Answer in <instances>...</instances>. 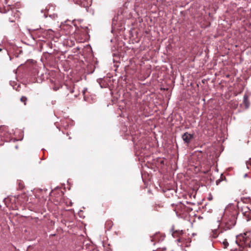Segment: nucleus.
Listing matches in <instances>:
<instances>
[{
    "label": "nucleus",
    "instance_id": "nucleus-19",
    "mask_svg": "<svg viewBox=\"0 0 251 251\" xmlns=\"http://www.w3.org/2000/svg\"><path fill=\"white\" fill-rule=\"evenodd\" d=\"M83 94H84V93H85L84 91H83Z\"/></svg>",
    "mask_w": 251,
    "mask_h": 251
},
{
    "label": "nucleus",
    "instance_id": "nucleus-11",
    "mask_svg": "<svg viewBox=\"0 0 251 251\" xmlns=\"http://www.w3.org/2000/svg\"><path fill=\"white\" fill-rule=\"evenodd\" d=\"M26 100H27V98H26V97H25V96H23L21 98V101L22 102H24V104L25 105H26Z\"/></svg>",
    "mask_w": 251,
    "mask_h": 251
},
{
    "label": "nucleus",
    "instance_id": "nucleus-3",
    "mask_svg": "<svg viewBox=\"0 0 251 251\" xmlns=\"http://www.w3.org/2000/svg\"><path fill=\"white\" fill-rule=\"evenodd\" d=\"M241 211L243 215L246 217L247 221L251 219V210L246 205H244L241 208Z\"/></svg>",
    "mask_w": 251,
    "mask_h": 251
},
{
    "label": "nucleus",
    "instance_id": "nucleus-12",
    "mask_svg": "<svg viewBox=\"0 0 251 251\" xmlns=\"http://www.w3.org/2000/svg\"><path fill=\"white\" fill-rule=\"evenodd\" d=\"M166 248L165 247H163V248H159L158 249H157L155 251H166Z\"/></svg>",
    "mask_w": 251,
    "mask_h": 251
},
{
    "label": "nucleus",
    "instance_id": "nucleus-17",
    "mask_svg": "<svg viewBox=\"0 0 251 251\" xmlns=\"http://www.w3.org/2000/svg\"><path fill=\"white\" fill-rule=\"evenodd\" d=\"M180 240H181V239H180V238H179V239L177 240V241H178V242H180Z\"/></svg>",
    "mask_w": 251,
    "mask_h": 251
},
{
    "label": "nucleus",
    "instance_id": "nucleus-18",
    "mask_svg": "<svg viewBox=\"0 0 251 251\" xmlns=\"http://www.w3.org/2000/svg\"><path fill=\"white\" fill-rule=\"evenodd\" d=\"M49 31H52V30H51V29H49Z\"/></svg>",
    "mask_w": 251,
    "mask_h": 251
},
{
    "label": "nucleus",
    "instance_id": "nucleus-14",
    "mask_svg": "<svg viewBox=\"0 0 251 251\" xmlns=\"http://www.w3.org/2000/svg\"><path fill=\"white\" fill-rule=\"evenodd\" d=\"M246 164L248 167H249V166H251V158H250L249 160L247 161Z\"/></svg>",
    "mask_w": 251,
    "mask_h": 251
},
{
    "label": "nucleus",
    "instance_id": "nucleus-13",
    "mask_svg": "<svg viewBox=\"0 0 251 251\" xmlns=\"http://www.w3.org/2000/svg\"><path fill=\"white\" fill-rule=\"evenodd\" d=\"M247 101H248V97L247 96H244V102H245L246 105H247Z\"/></svg>",
    "mask_w": 251,
    "mask_h": 251
},
{
    "label": "nucleus",
    "instance_id": "nucleus-16",
    "mask_svg": "<svg viewBox=\"0 0 251 251\" xmlns=\"http://www.w3.org/2000/svg\"><path fill=\"white\" fill-rule=\"evenodd\" d=\"M58 199H55V200L53 202H58Z\"/></svg>",
    "mask_w": 251,
    "mask_h": 251
},
{
    "label": "nucleus",
    "instance_id": "nucleus-15",
    "mask_svg": "<svg viewBox=\"0 0 251 251\" xmlns=\"http://www.w3.org/2000/svg\"><path fill=\"white\" fill-rule=\"evenodd\" d=\"M58 89V87H54L53 88V90H54V91H57Z\"/></svg>",
    "mask_w": 251,
    "mask_h": 251
},
{
    "label": "nucleus",
    "instance_id": "nucleus-10",
    "mask_svg": "<svg viewBox=\"0 0 251 251\" xmlns=\"http://www.w3.org/2000/svg\"><path fill=\"white\" fill-rule=\"evenodd\" d=\"M223 245L224 248L226 249L228 246V243L226 239H224V240L223 242Z\"/></svg>",
    "mask_w": 251,
    "mask_h": 251
},
{
    "label": "nucleus",
    "instance_id": "nucleus-8",
    "mask_svg": "<svg viewBox=\"0 0 251 251\" xmlns=\"http://www.w3.org/2000/svg\"><path fill=\"white\" fill-rule=\"evenodd\" d=\"M108 78H104L102 80H101L100 81V82H99L100 83V87L101 88H103V87H104V88H106V87H108V86H109V84L108 83L106 82V80Z\"/></svg>",
    "mask_w": 251,
    "mask_h": 251
},
{
    "label": "nucleus",
    "instance_id": "nucleus-6",
    "mask_svg": "<svg viewBox=\"0 0 251 251\" xmlns=\"http://www.w3.org/2000/svg\"><path fill=\"white\" fill-rule=\"evenodd\" d=\"M182 137L185 143H189L193 138V136L192 134H189L188 132H185L183 134Z\"/></svg>",
    "mask_w": 251,
    "mask_h": 251
},
{
    "label": "nucleus",
    "instance_id": "nucleus-4",
    "mask_svg": "<svg viewBox=\"0 0 251 251\" xmlns=\"http://www.w3.org/2000/svg\"><path fill=\"white\" fill-rule=\"evenodd\" d=\"M24 198L26 197V196L25 195H23L21 196V197L18 198H17V202L19 203V202H22L21 200V199H22V198H24ZM10 200V201H11V202L12 204L17 202V201H16V198L15 197H12L11 198H7L5 199H4L5 204H7L8 203H9V201Z\"/></svg>",
    "mask_w": 251,
    "mask_h": 251
},
{
    "label": "nucleus",
    "instance_id": "nucleus-1",
    "mask_svg": "<svg viewBox=\"0 0 251 251\" xmlns=\"http://www.w3.org/2000/svg\"><path fill=\"white\" fill-rule=\"evenodd\" d=\"M238 205H228L225 209V216H227L224 220L225 227L229 229L236 224L237 216L239 213Z\"/></svg>",
    "mask_w": 251,
    "mask_h": 251
},
{
    "label": "nucleus",
    "instance_id": "nucleus-5",
    "mask_svg": "<svg viewBox=\"0 0 251 251\" xmlns=\"http://www.w3.org/2000/svg\"><path fill=\"white\" fill-rule=\"evenodd\" d=\"M77 4L83 7H88L91 4V0H77Z\"/></svg>",
    "mask_w": 251,
    "mask_h": 251
},
{
    "label": "nucleus",
    "instance_id": "nucleus-2",
    "mask_svg": "<svg viewBox=\"0 0 251 251\" xmlns=\"http://www.w3.org/2000/svg\"><path fill=\"white\" fill-rule=\"evenodd\" d=\"M175 210L177 214H184L192 210V209L186 205H175Z\"/></svg>",
    "mask_w": 251,
    "mask_h": 251
},
{
    "label": "nucleus",
    "instance_id": "nucleus-9",
    "mask_svg": "<svg viewBox=\"0 0 251 251\" xmlns=\"http://www.w3.org/2000/svg\"><path fill=\"white\" fill-rule=\"evenodd\" d=\"M41 203H47V204H50V202H53V201H50V198H48V197H46L45 199H43L40 200V201Z\"/></svg>",
    "mask_w": 251,
    "mask_h": 251
},
{
    "label": "nucleus",
    "instance_id": "nucleus-7",
    "mask_svg": "<svg viewBox=\"0 0 251 251\" xmlns=\"http://www.w3.org/2000/svg\"><path fill=\"white\" fill-rule=\"evenodd\" d=\"M231 251H248V248L247 246H242L239 245L238 249L232 250Z\"/></svg>",
    "mask_w": 251,
    "mask_h": 251
}]
</instances>
